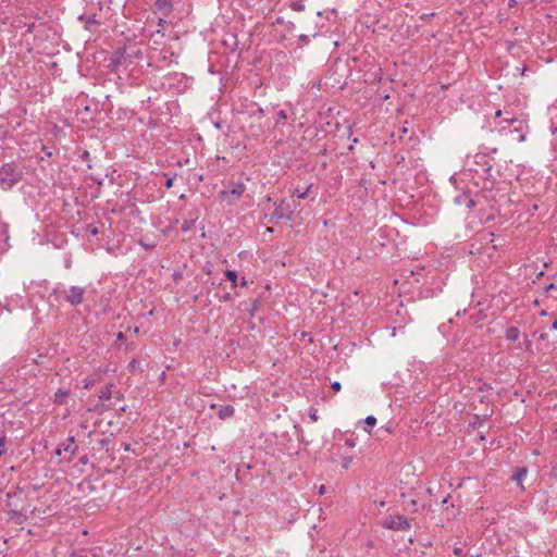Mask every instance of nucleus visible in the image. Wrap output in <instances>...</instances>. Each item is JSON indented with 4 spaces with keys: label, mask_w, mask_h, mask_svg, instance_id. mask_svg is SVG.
<instances>
[{
    "label": "nucleus",
    "mask_w": 557,
    "mask_h": 557,
    "mask_svg": "<svg viewBox=\"0 0 557 557\" xmlns=\"http://www.w3.org/2000/svg\"><path fill=\"white\" fill-rule=\"evenodd\" d=\"M86 288L81 286L65 287L62 284L57 285L50 296L57 301H65L72 307L82 305L85 300Z\"/></svg>",
    "instance_id": "obj_1"
},
{
    "label": "nucleus",
    "mask_w": 557,
    "mask_h": 557,
    "mask_svg": "<svg viewBox=\"0 0 557 557\" xmlns=\"http://www.w3.org/2000/svg\"><path fill=\"white\" fill-rule=\"evenodd\" d=\"M487 154L485 152L476 153L473 157V163L481 166V176L484 180L483 187L485 189H492L495 185V180L492 177V164L487 161Z\"/></svg>",
    "instance_id": "obj_2"
},
{
    "label": "nucleus",
    "mask_w": 557,
    "mask_h": 557,
    "mask_svg": "<svg viewBox=\"0 0 557 557\" xmlns=\"http://www.w3.org/2000/svg\"><path fill=\"white\" fill-rule=\"evenodd\" d=\"M21 180V172L12 163L0 168V187L4 190L13 187Z\"/></svg>",
    "instance_id": "obj_3"
},
{
    "label": "nucleus",
    "mask_w": 557,
    "mask_h": 557,
    "mask_svg": "<svg viewBox=\"0 0 557 557\" xmlns=\"http://www.w3.org/2000/svg\"><path fill=\"white\" fill-rule=\"evenodd\" d=\"M381 525L392 531H408L411 528L410 521L403 515H388L381 521Z\"/></svg>",
    "instance_id": "obj_4"
},
{
    "label": "nucleus",
    "mask_w": 557,
    "mask_h": 557,
    "mask_svg": "<svg viewBox=\"0 0 557 557\" xmlns=\"http://www.w3.org/2000/svg\"><path fill=\"white\" fill-rule=\"evenodd\" d=\"M246 185L242 182L232 183L228 188L219 193V198L228 205H234L245 193Z\"/></svg>",
    "instance_id": "obj_5"
},
{
    "label": "nucleus",
    "mask_w": 557,
    "mask_h": 557,
    "mask_svg": "<svg viewBox=\"0 0 557 557\" xmlns=\"http://www.w3.org/2000/svg\"><path fill=\"white\" fill-rule=\"evenodd\" d=\"M296 210L295 199H283L276 206L272 213L273 218L278 220H293Z\"/></svg>",
    "instance_id": "obj_6"
},
{
    "label": "nucleus",
    "mask_w": 557,
    "mask_h": 557,
    "mask_svg": "<svg viewBox=\"0 0 557 557\" xmlns=\"http://www.w3.org/2000/svg\"><path fill=\"white\" fill-rule=\"evenodd\" d=\"M504 122L507 124H515L519 123V125L515 128L516 132H520L519 141L522 143L525 140V132L524 129L528 127L527 124L523 121L518 120L515 116L506 117L504 119Z\"/></svg>",
    "instance_id": "obj_7"
},
{
    "label": "nucleus",
    "mask_w": 557,
    "mask_h": 557,
    "mask_svg": "<svg viewBox=\"0 0 557 557\" xmlns=\"http://www.w3.org/2000/svg\"><path fill=\"white\" fill-rule=\"evenodd\" d=\"M153 7L157 11L162 12L164 16L169 15L173 10L172 0H156Z\"/></svg>",
    "instance_id": "obj_8"
},
{
    "label": "nucleus",
    "mask_w": 557,
    "mask_h": 557,
    "mask_svg": "<svg viewBox=\"0 0 557 557\" xmlns=\"http://www.w3.org/2000/svg\"><path fill=\"white\" fill-rule=\"evenodd\" d=\"M520 337V331L517 326H508L505 331V338L510 342L515 343Z\"/></svg>",
    "instance_id": "obj_9"
},
{
    "label": "nucleus",
    "mask_w": 557,
    "mask_h": 557,
    "mask_svg": "<svg viewBox=\"0 0 557 557\" xmlns=\"http://www.w3.org/2000/svg\"><path fill=\"white\" fill-rule=\"evenodd\" d=\"M234 412H235V409L233 406H231V405L221 406L220 409L218 410V417L221 420H225V419L232 418L234 416Z\"/></svg>",
    "instance_id": "obj_10"
},
{
    "label": "nucleus",
    "mask_w": 557,
    "mask_h": 557,
    "mask_svg": "<svg viewBox=\"0 0 557 557\" xmlns=\"http://www.w3.org/2000/svg\"><path fill=\"white\" fill-rule=\"evenodd\" d=\"M66 444L63 445V451L69 454V460L76 454L77 446L75 445V440L73 436H70L66 440Z\"/></svg>",
    "instance_id": "obj_11"
},
{
    "label": "nucleus",
    "mask_w": 557,
    "mask_h": 557,
    "mask_svg": "<svg viewBox=\"0 0 557 557\" xmlns=\"http://www.w3.org/2000/svg\"><path fill=\"white\" fill-rule=\"evenodd\" d=\"M455 202L457 205H465L467 208H472L475 206V202L466 194L457 196L455 198Z\"/></svg>",
    "instance_id": "obj_12"
},
{
    "label": "nucleus",
    "mask_w": 557,
    "mask_h": 557,
    "mask_svg": "<svg viewBox=\"0 0 557 557\" xmlns=\"http://www.w3.org/2000/svg\"><path fill=\"white\" fill-rule=\"evenodd\" d=\"M311 187H312V184H311V185H309L305 190H300L299 188H296V189L294 190V193H293L292 198H293V199H295V197H296L297 199H306V198H308V197H309V195H310V189H311Z\"/></svg>",
    "instance_id": "obj_13"
},
{
    "label": "nucleus",
    "mask_w": 557,
    "mask_h": 557,
    "mask_svg": "<svg viewBox=\"0 0 557 557\" xmlns=\"http://www.w3.org/2000/svg\"><path fill=\"white\" fill-rule=\"evenodd\" d=\"M113 387V384H108L99 394V399L102 401L109 400L112 396L111 388Z\"/></svg>",
    "instance_id": "obj_14"
},
{
    "label": "nucleus",
    "mask_w": 557,
    "mask_h": 557,
    "mask_svg": "<svg viewBox=\"0 0 557 557\" xmlns=\"http://www.w3.org/2000/svg\"><path fill=\"white\" fill-rule=\"evenodd\" d=\"M81 21H84L86 23V28L87 29H90V25H96L98 24L99 22L96 20V16L92 15V16H86V15H81L78 17Z\"/></svg>",
    "instance_id": "obj_15"
},
{
    "label": "nucleus",
    "mask_w": 557,
    "mask_h": 557,
    "mask_svg": "<svg viewBox=\"0 0 557 557\" xmlns=\"http://www.w3.org/2000/svg\"><path fill=\"white\" fill-rule=\"evenodd\" d=\"M225 276L232 283V287L235 288L237 286V273L233 270H227L225 272Z\"/></svg>",
    "instance_id": "obj_16"
},
{
    "label": "nucleus",
    "mask_w": 557,
    "mask_h": 557,
    "mask_svg": "<svg viewBox=\"0 0 557 557\" xmlns=\"http://www.w3.org/2000/svg\"><path fill=\"white\" fill-rule=\"evenodd\" d=\"M196 219L184 220L182 223V231L188 232L195 226Z\"/></svg>",
    "instance_id": "obj_17"
},
{
    "label": "nucleus",
    "mask_w": 557,
    "mask_h": 557,
    "mask_svg": "<svg viewBox=\"0 0 557 557\" xmlns=\"http://www.w3.org/2000/svg\"><path fill=\"white\" fill-rule=\"evenodd\" d=\"M527 469L525 468H518L517 469V472L515 474V480L517 481V483H521L523 481V479L527 476Z\"/></svg>",
    "instance_id": "obj_18"
},
{
    "label": "nucleus",
    "mask_w": 557,
    "mask_h": 557,
    "mask_svg": "<svg viewBox=\"0 0 557 557\" xmlns=\"http://www.w3.org/2000/svg\"><path fill=\"white\" fill-rule=\"evenodd\" d=\"M289 8L293 11L302 12L305 10V4L302 1L296 0V1H292V3L289 4Z\"/></svg>",
    "instance_id": "obj_19"
},
{
    "label": "nucleus",
    "mask_w": 557,
    "mask_h": 557,
    "mask_svg": "<svg viewBox=\"0 0 557 557\" xmlns=\"http://www.w3.org/2000/svg\"><path fill=\"white\" fill-rule=\"evenodd\" d=\"M98 382L97 377L90 376L83 380V387L89 389Z\"/></svg>",
    "instance_id": "obj_20"
},
{
    "label": "nucleus",
    "mask_w": 557,
    "mask_h": 557,
    "mask_svg": "<svg viewBox=\"0 0 557 557\" xmlns=\"http://www.w3.org/2000/svg\"><path fill=\"white\" fill-rule=\"evenodd\" d=\"M139 244L141 247L146 249H153L156 247L154 243H149L146 238H141Z\"/></svg>",
    "instance_id": "obj_21"
},
{
    "label": "nucleus",
    "mask_w": 557,
    "mask_h": 557,
    "mask_svg": "<svg viewBox=\"0 0 557 557\" xmlns=\"http://www.w3.org/2000/svg\"><path fill=\"white\" fill-rule=\"evenodd\" d=\"M139 366V360L137 358H133L128 363V370L134 372Z\"/></svg>",
    "instance_id": "obj_22"
},
{
    "label": "nucleus",
    "mask_w": 557,
    "mask_h": 557,
    "mask_svg": "<svg viewBox=\"0 0 557 557\" xmlns=\"http://www.w3.org/2000/svg\"><path fill=\"white\" fill-rule=\"evenodd\" d=\"M67 395V392L66 391H59L58 393H55V401L59 403V404H62L63 401V398Z\"/></svg>",
    "instance_id": "obj_23"
},
{
    "label": "nucleus",
    "mask_w": 557,
    "mask_h": 557,
    "mask_svg": "<svg viewBox=\"0 0 557 557\" xmlns=\"http://www.w3.org/2000/svg\"><path fill=\"white\" fill-rule=\"evenodd\" d=\"M364 423L369 426H373L375 425L376 423V418L374 416H368L366 419H364Z\"/></svg>",
    "instance_id": "obj_24"
},
{
    "label": "nucleus",
    "mask_w": 557,
    "mask_h": 557,
    "mask_svg": "<svg viewBox=\"0 0 557 557\" xmlns=\"http://www.w3.org/2000/svg\"><path fill=\"white\" fill-rule=\"evenodd\" d=\"M166 176V181L164 183V186L169 189L173 186L174 177L168 176V174H164Z\"/></svg>",
    "instance_id": "obj_25"
},
{
    "label": "nucleus",
    "mask_w": 557,
    "mask_h": 557,
    "mask_svg": "<svg viewBox=\"0 0 557 557\" xmlns=\"http://www.w3.org/2000/svg\"><path fill=\"white\" fill-rule=\"evenodd\" d=\"M298 39L304 44L308 45L310 42V37L306 34H301Z\"/></svg>",
    "instance_id": "obj_26"
},
{
    "label": "nucleus",
    "mask_w": 557,
    "mask_h": 557,
    "mask_svg": "<svg viewBox=\"0 0 557 557\" xmlns=\"http://www.w3.org/2000/svg\"><path fill=\"white\" fill-rule=\"evenodd\" d=\"M532 341H530L529 338H525L524 342H523V346L525 348V350H529L531 351L532 350Z\"/></svg>",
    "instance_id": "obj_27"
},
{
    "label": "nucleus",
    "mask_w": 557,
    "mask_h": 557,
    "mask_svg": "<svg viewBox=\"0 0 557 557\" xmlns=\"http://www.w3.org/2000/svg\"><path fill=\"white\" fill-rule=\"evenodd\" d=\"M544 290H545L546 293L552 292V290H557V285H556V284H554V283H550V284H548L547 286H545Z\"/></svg>",
    "instance_id": "obj_28"
},
{
    "label": "nucleus",
    "mask_w": 557,
    "mask_h": 557,
    "mask_svg": "<svg viewBox=\"0 0 557 557\" xmlns=\"http://www.w3.org/2000/svg\"><path fill=\"white\" fill-rule=\"evenodd\" d=\"M331 386L334 392H339L342 387L341 383L337 381L333 382Z\"/></svg>",
    "instance_id": "obj_29"
},
{
    "label": "nucleus",
    "mask_w": 557,
    "mask_h": 557,
    "mask_svg": "<svg viewBox=\"0 0 557 557\" xmlns=\"http://www.w3.org/2000/svg\"><path fill=\"white\" fill-rule=\"evenodd\" d=\"M88 230H89L90 234L94 235V236L98 235V233H99L97 226L89 225Z\"/></svg>",
    "instance_id": "obj_30"
},
{
    "label": "nucleus",
    "mask_w": 557,
    "mask_h": 557,
    "mask_svg": "<svg viewBox=\"0 0 557 557\" xmlns=\"http://www.w3.org/2000/svg\"><path fill=\"white\" fill-rule=\"evenodd\" d=\"M287 117V114L284 110H280L277 112V120H285Z\"/></svg>",
    "instance_id": "obj_31"
},
{
    "label": "nucleus",
    "mask_w": 557,
    "mask_h": 557,
    "mask_svg": "<svg viewBox=\"0 0 557 557\" xmlns=\"http://www.w3.org/2000/svg\"><path fill=\"white\" fill-rule=\"evenodd\" d=\"M7 225H2L1 233H0V239L7 238Z\"/></svg>",
    "instance_id": "obj_32"
},
{
    "label": "nucleus",
    "mask_w": 557,
    "mask_h": 557,
    "mask_svg": "<svg viewBox=\"0 0 557 557\" xmlns=\"http://www.w3.org/2000/svg\"><path fill=\"white\" fill-rule=\"evenodd\" d=\"M116 339L120 341V342L124 341L125 339V334L123 332H119L116 334Z\"/></svg>",
    "instance_id": "obj_33"
},
{
    "label": "nucleus",
    "mask_w": 557,
    "mask_h": 557,
    "mask_svg": "<svg viewBox=\"0 0 557 557\" xmlns=\"http://www.w3.org/2000/svg\"><path fill=\"white\" fill-rule=\"evenodd\" d=\"M417 504H418V503H417V500H414V499H412V500L410 502V505H411V511H417V510H418V508H417Z\"/></svg>",
    "instance_id": "obj_34"
},
{
    "label": "nucleus",
    "mask_w": 557,
    "mask_h": 557,
    "mask_svg": "<svg viewBox=\"0 0 557 557\" xmlns=\"http://www.w3.org/2000/svg\"><path fill=\"white\" fill-rule=\"evenodd\" d=\"M454 554L456 556H462V549L460 547H455L454 548Z\"/></svg>",
    "instance_id": "obj_35"
},
{
    "label": "nucleus",
    "mask_w": 557,
    "mask_h": 557,
    "mask_svg": "<svg viewBox=\"0 0 557 557\" xmlns=\"http://www.w3.org/2000/svg\"><path fill=\"white\" fill-rule=\"evenodd\" d=\"M346 445L349 446V447H355V441L354 440H346Z\"/></svg>",
    "instance_id": "obj_36"
},
{
    "label": "nucleus",
    "mask_w": 557,
    "mask_h": 557,
    "mask_svg": "<svg viewBox=\"0 0 557 557\" xmlns=\"http://www.w3.org/2000/svg\"><path fill=\"white\" fill-rule=\"evenodd\" d=\"M166 24V21L163 17H160L158 21L159 26H164Z\"/></svg>",
    "instance_id": "obj_37"
},
{
    "label": "nucleus",
    "mask_w": 557,
    "mask_h": 557,
    "mask_svg": "<svg viewBox=\"0 0 557 557\" xmlns=\"http://www.w3.org/2000/svg\"><path fill=\"white\" fill-rule=\"evenodd\" d=\"M132 332L135 336H138L139 335V327L138 326H135L134 329H132Z\"/></svg>",
    "instance_id": "obj_38"
},
{
    "label": "nucleus",
    "mask_w": 557,
    "mask_h": 557,
    "mask_svg": "<svg viewBox=\"0 0 557 557\" xmlns=\"http://www.w3.org/2000/svg\"><path fill=\"white\" fill-rule=\"evenodd\" d=\"M310 419H311L312 421H317V420H318V414H317V412H315V411H314V412H312V413H310Z\"/></svg>",
    "instance_id": "obj_39"
},
{
    "label": "nucleus",
    "mask_w": 557,
    "mask_h": 557,
    "mask_svg": "<svg viewBox=\"0 0 557 557\" xmlns=\"http://www.w3.org/2000/svg\"><path fill=\"white\" fill-rule=\"evenodd\" d=\"M222 300H223V301H228V300H231V295H230L228 293H227V294H225V295L222 297Z\"/></svg>",
    "instance_id": "obj_40"
},
{
    "label": "nucleus",
    "mask_w": 557,
    "mask_h": 557,
    "mask_svg": "<svg viewBox=\"0 0 557 557\" xmlns=\"http://www.w3.org/2000/svg\"><path fill=\"white\" fill-rule=\"evenodd\" d=\"M490 388V386L487 384H483L481 387H480V391L481 392H485Z\"/></svg>",
    "instance_id": "obj_41"
},
{
    "label": "nucleus",
    "mask_w": 557,
    "mask_h": 557,
    "mask_svg": "<svg viewBox=\"0 0 557 557\" xmlns=\"http://www.w3.org/2000/svg\"><path fill=\"white\" fill-rule=\"evenodd\" d=\"M326 491V487L324 485H321L319 488V494H324Z\"/></svg>",
    "instance_id": "obj_42"
},
{
    "label": "nucleus",
    "mask_w": 557,
    "mask_h": 557,
    "mask_svg": "<svg viewBox=\"0 0 557 557\" xmlns=\"http://www.w3.org/2000/svg\"><path fill=\"white\" fill-rule=\"evenodd\" d=\"M247 284H248L247 280L245 277H242L240 285L242 286H247Z\"/></svg>",
    "instance_id": "obj_43"
},
{
    "label": "nucleus",
    "mask_w": 557,
    "mask_h": 557,
    "mask_svg": "<svg viewBox=\"0 0 557 557\" xmlns=\"http://www.w3.org/2000/svg\"><path fill=\"white\" fill-rule=\"evenodd\" d=\"M108 443H109V440H108V438H102V440L100 441V444H101L102 446L107 445Z\"/></svg>",
    "instance_id": "obj_44"
},
{
    "label": "nucleus",
    "mask_w": 557,
    "mask_h": 557,
    "mask_svg": "<svg viewBox=\"0 0 557 557\" xmlns=\"http://www.w3.org/2000/svg\"><path fill=\"white\" fill-rule=\"evenodd\" d=\"M62 453H63V447L62 448L61 447L57 448L55 455L60 456Z\"/></svg>",
    "instance_id": "obj_45"
},
{
    "label": "nucleus",
    "mask_w": 557,
    "mask_h": 557,
    "mask_svg": "<svg viewBox=\"0 0 557 557\" xmlns=\"http://www.w3.org/2000/svg\"><path fill=\"white\" fill-rule=\"evenodd\" d=\"M552 330L556 331L557 330V320H555L552 324Z\"/></svg>",
    "instance_id": "obj_46"
},
{
    "label": "nucleus",
    "mask_w": 557,
    "mask_h": 557,
    "mask_svg": "<svg viewBox=\"0 0 557 557\" xmlns=\"http://www.w3.org/2000/svg\"><path fill=\"white\" fill-rule=\"evenodd\" d=\"M500 115H502V110H497V111L495 112V117H499Z\"/></svg>",
    "instance_id": "obj_47"
},
{
    "label": "nucleus",
    "mask_w": 557,
    "mask_h": 557,
    "mask_svg": "<svg viewBox=\"0 0 557 557\" xmlns=\"http://www.w3.org/2000/svg\"><path fill=\"white\" fill-rule=\"evenodd\" d=\"M129 449H131L129 444H125V445H124V450H126V451H127V450H129Z\"/></svg>",
    "instance_id": "obj_48"
},
{
    "label": "nucleus",
    "mask_w": 557,
    "mask_h": 557,
    "mask_svg": "<svg viewBox=\"0 0 557 557\" xmlns=\"http://www.w3.org/2000/svg\"><path fill=\"white\" fill-rule=\"evenodd\" d=\"M540 315L541 317L547 315V312L545 310H543V311L540 312Z\"/></svg>",
    "instance_id": "obj_49"
},
{
    "label": "nucleus",
    "mask_w": 557,
    "mask_h": 557,
    "mask_svg": "<svg viewBox=\"0 0 557 557\" xmlns=\"http://www.w3.org/2000/svg\"><path fill=\"white\" fill-rule=\"evenodd\" d=\"M122 398H123V395L119 393V394L116 395V399L121 400Z\"/></svg>",
    "instance_id": "obj_50"
},
{
    "label": "nucleus",
    "mask_w": 557,
    "mask_h": 557,
    "mask_svg": "<svg viewBox=\"0 0 557 557\" xmlns=\"http://www.w3.org/2000/svg\"><path fill=\"white\" fill-rule=\"evenodd\" d=\"M515 2H516L515 0H510L509 1V7H512L515 4Z\"/></svg>",
    "instance_id": "obj_51"
},
{
    "label": "nucleus",
    "mask_w": 557,
    "mask_h": 557,
    "mask_svg": "<svg viewBox=\"0 0 557 557\" xmlns=\"http://www.w3.org/2000/svg\"><path fill=\"white\" fill-rule=\"evenodd\" d=\"M540 338L541 339H545L546 338V334H541Z\"/></svg>",
    "instance_id": "obj_52"
},
{
    "label": "nucleus",
    "mask_w": 557,
    "mask_h": 557,
    "mask_svg": "<svg viewBox=\"0 0 557 557\" xmlns=\"http://www.w3.org/2000/svg\"><path fill=\"white\" fill-rule=\"evenodd\" d=\"M476 174H480V170L479 169H472Z\"/></svg>",
    "instance_id": "obj_53"
},
{
    "label": "nucleus",
    "mask_w": 557,
    "mask_h": 557,
    "mask_svg": "<svg viewBox=\"0 0 557 557\" xmlns=\"http://www.w3.org/2000/svg\"><path fill=\"white\" fill-rule=\"evenodd\" d=\"M534 305L535 306H539L540 305V301L537 299L534 300Z\"/></svg>",
    "instance_id": "obj_54"
},
{
    "label": "nucleus",
    "mask_w": 557,
    "mask_h": 557,
    "mask_svg": "<svg viewBox=\"0 0 557 557\" xmlns=\"http://www.w3.org/2000/svg\"><path fill=\"white\" fill-rule=\"evenodd\" d=\"M491 151L495 153V152H497V148H493V149H491Z\"/></svg>",
    "instance_id": "obj_55"
},
{
    "label": "nucleus",
    "mask_w": 557,
    "mask_h": 557,
    "mask_svg": "<svg viewBox=\"0 0 557 557\" xmlns=\"http://www.w3.org/2000/svg\"><path fill=\"white\" fill-rule=\"evenodd\" d=\"M258 112H259L260 114H262V113H263V110L260 108V109L258 110Z\"/></svg>",
    "instance_id": "obj_56"
}]
</instances>
